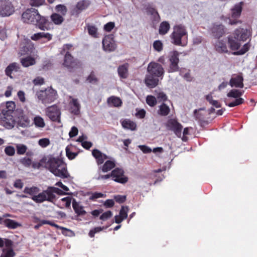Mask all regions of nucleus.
I'll return each instance as SVG.
<instances>
[{
	"label": "nucleus",
	"mask_w": 257,
	"mask_h": 257,
	"mask_svg": "<svg viewBox=\"0 0 257 257\" xmlns=\"http://www.w3.org/2000/svg\"><path fill=\"white\" fill-rule=\"evenodd\" d=\"M40 223L41 224V225L43 224H49L52 226H54L56 227V228L60 229L62 230V233L64 235H66V231H69V229L58 225V224L55 223L54 222H52L50 220H40Z\"/></svg>",
	"instance_id": "obj_26"
},
{
	"label": "nucleus",
	"mask_w": 257,
	"mask_h": 257,
	"mask_svg": "<svg viewBox=\"0 0 257 257\" xmlns=\"http://www.w3.org/2000/svg\"><path fill=\"white\" fill-rule=\"evenodd\" d=\"M164 74L162 66L156 62H150L147 67V74L146 75L145 82L150 88L155 87L159 83V78L161 79Z\"/></svg>",
	"instance_id": "obj_3"
},
{
	"label": "nucleus",
	"mask_w": 257,
	"mask_h": 257,
	"mask_svg": "<svg viewBox=\"0 0 257 257\" xmlns=\"http://www.w3.org/2000/svg\"><path fill=\"white\" fill-rule=\"evenodd\" d=\"M63 65L67 67L70 71L72 69H77L81 67V64L79 61L77 59H74L71 54L67 52H66Z\"/></svg>",
	"instance_id": "obj_8"
},
{
	"label": "nucleus",
	"mask_w": 257,
	"mask_h": 257,
	"mask_svg": "<svg viewBox=\"0 0 257 257\" xmlns=\"http://www.w3.org/2000/svg\"><path fill=\"white\" fill-rule=\"evenodd\" d=\"M14 11V7L10 3H5L0 6V15L3 17L9 16Z\"/></svg>",
	"instance_id": "obj_17"
},
{
	"label": "nucleus",
	"mask_w": 257,
	"mask_h": 257,
	"mask_svg": "<svg viewBox=\"0 0 257 257\" xmlns=\"http://www.w3.org/2000/svg\"><path fill=\"white\" fill-rule=\"evenodd\" d=\"M52 22L56 25H60L64 21L63 17L58 13H53L50 16Z\"/></svg>",
	"instance_id": "obj_32"
},
{
	"label": "nucleus",
	"mask_w": 257,
	"mask_h": 257,
	"mask_svg": "<svg viewBox=\"0 0 257 257\" xmlns=\"http://www.w3.org/2000/svg\"><path fill=\"white\" fill-rule=\"evenodd\" d=\"M153 47L155 50L160 52L163 49V44L159 40L155 41L153 43Z\"/></svg>",
	"instance_id": "obj_55"
},
{
	"label": "nucleus",
	"mask_w": 257,
	"mask_h": 257,
	"mask_svg": "<svg viewBox=\"0 0 257 257\" xmlns=\"http://www.w3.org/2000/svg\"><path fill=\"white\" fill-rule=\"evenodd\" d=\"M115 201L118 203H123L126 200V196L117 195L114 196Z\"/></svg>",
	"instance_id": "obj_61"
},
{
	"label": "nucleus",
	"mask_w": 257,
	"mask_h": 257,
	"mask_svg": "<svg viewBox=\"0 0 257 257\" xmlns=\"http://www.w3.org/2000/svg\"><path fill=\"white\" fill-rule=\"evenodd\" d=\"M146 102L149 106L153 107L157 104V100L155 96L148 95L146 98Z\"/></svg>",
	"instance_id": "obj_48"
},
{
	"label": "nucleus",
	"mask_w": 257,
	"mask_h": 257,
	"mask_svg": "<svg viewBox=\"0 0 257 257\" xmlns=\"http://www.w3.org/2000/svg\"><path fill=\"white\" fill-rule=\"evenodd\" d=\"M170 109L166 104L163 103L159 106V108L158 110V113L161 116H167L169 114Z\"/></svg>",
	"instance_id": "obj_35"
},
{
	"label": "nucleus",
	"mask_w": 257,
	"mask_h": 257,
	"mask_svg": "<svg viewBox=\"0 0 257 257\" xmlns=\"http://www.w3.org/2000/svg\"><path fill=\"white\" fill-rule=\"evenodd\" d=\"M166 127L168 130L173 131L178 137H181L183 126L176 119H169L166 123Z\"/></svg>",
	"instance_id": "obj_10"
},
{
	"label": "nucleus",
	"mask_w": 257,
	"mask_h": 257,
	"mask_svg": "<svg viewBox=\"0 0 257 257\" xmlns=\"http://www.w3.org/2000/svg\"><path fill=\"white\" fill-rule=\"evenodd\" d=\"M243 77L242 73L237 74H233L230 79L229 84L231 87L242 88L244 86Z\"/></svg>",
	"instance_id": "obj_15"
},
{
	"label": "nucleus",
	"mask_w": 257,
	"mask_h": 257,
	"mask_svg": "<svg viewBox=\"0 0 257 257\" xmlns=\"http://www.w3.org/2000/svg\"><path fill=\"white\" fill-rule=\"evenodd\" d=\"M66 156L69 160L74 159L78 155L77 153H73L70 151L68 146L66 148Z\"/></svg>",
	"instance_id": "obj_51"
},
{
	"label": "nucleus",
	"mask_w": 257,
	"mask_h": 257,
	"mask_svg": "<svg viewBox=\"0 0 257 257\" xmlns=\"http://www.w3.org/2000/svg\"><path fill=\"white\" fill-rule=\"evenodd\" d=\"M34 122L35 125L37 127H43L45 125L43 118L40 116H37L34 117Z\"/></svg>",
	"instance_id": "obj_46"
},
{
	"label": "nucleus",
	"mask_w": 257,
	"mask_h": 257,
	"mask_svg": "<svg viewBox=\"0 0 257 257\" xmlns=\"http://www.w3.org/2000/svg\"><path fill=\"white\" fill-rule=\"evenodd\" d=\"M216 51L220 53H228L229 51L225 42L223 41H217L215 45Z\"/></svg>",
	"instance_id": "obj_24"
},
{
	"label": "nucleus",
	"mask_w": 257,
	"mask_h": 257,
	"mask_svg": "<svg viewBox=\"0 0 257 257\" xmlns=\"http://www.w3.org/2000/svg\"><path fill=\"white\" fill-rule=\"evenodd\" d=\"M45 0H30V4L32 6L39 7L45 3Z\"/></svg>",
	"instance_id": "obj_59"
},
{
	"label": "nucleus",
	"mask_w": 257,
	"mask_h": 257,
	"mask_svg": "<svg viewBox=\"0 0 257 257\" xmlns=\"http://www.w3.org/2000/svg\"><path fill=\"white\" fill-rule=\"evenodd\" d=\"M250 47V45L249 42L245 44L238 51L234 52L233 54L234 55H241L244 54L247 52Z\"/></svg>",
	"instance_id": "obj_42"
},
{
	"label": "nucleus",
	"mask_w": 257,
	"mask_h": 257,
	"mask_svg": "<svg viewBox=\"0 0 257 257\" xmlns=\"http://www.w3.org/2000/svg\"><path fill=\"white\" fill-rule=\"evenodd\" d=\"M38 98L44 104L50 103L57 99V94L52 88L40 90L37 92Z\"/></svg>",
	"instance_id": "obj_5"
},
{
	"label": "nucleus",
	"mask_w": 257,
	"mask_h": 257,
	"mask_svg": "<svg viewBox=\"0 0 257 257\" xmlns=\"http://www.w3.org/2000/svg\"><path fill=\"white\" fill-rule=\"evenodd\" d=\"M122 126L125 129L134 131L136 129L137 125L135 122L128 119H125L121 121Z\"/></svg>",
	"instance_id": "obj_29"
},
{
	"label": "nucleus",
	"mask_w": 257,
	"mask_h": 257,
	"mask_svg": "<svg viewBox=\"0 0 257 257\" xmlns=\"http://www.w3.org/2000/svg\"><path fill=\"white\" fill-rule=\"evenodd\" d=\"M105 195L100 192H94L91 193V195L89 197L90 200H95V199L105 197Z\"/></svg>",
	"instance_id": "obj_56"
},
{
	"label": "nucleus",
	"mask_w": 257,
	"mask_h": 257,
	"mask_svg": "<svg viewBox=\"0 0 257 257\" xmlns=\"http://www.w3.org/2000/svg\"><path fill=\"white\" fill-rule=\"evenodd\" d=\"M129 64L125 63L118 66L117 68V72L118 76L120 78L125 79L128 75Z\"/></svg>",
	"instance_id": "obj_21"
},
{
	"label": "nucleus",
	"mask_w": 257,
	"mask_h": 257,
	"mask_svg": "<svg viewBox=\"0 0 257 257\" xmlns=\"http://www.w3.org/2000/svg\"><path fill=\"white\" fill-rule=\"evenodd\" d=\"M233 38L235 40L245 41L249 37V34L246 29L243 28L236 29L233 33Z\"/></svg>",
	"instance_id": "obj_18"
},
{
	"label": "nucleus",
	"mask_w": 257,
	"mask_h": 257,
	"mask_svg": "<svg viewBox=\"0 0 257 257\" xmlns=\"http://www.w3.org/2000/svg\"><path fill=\"white\" fill-rule=\"evenodd\" d=\"M46 113L52 121L60 122L61 111L57 105H54L47 108Z\"/></svg>",
	"instance_id": "obj_11"
},
{
	"label": "nucleus",
	"mask_w": 257,
	"mask_h": 257,
	"mask_svg": "<svg viewBox=\"0 0 257 257\" xmlns=\"http://www.w3.org/2000/svg\"><path fill=\"white\" fill-rule=\"evenodd\" d=\"M92 155L95 159L98 165H102L105 160L109 158L108 156L97 149L92 150Z\"/></svg>",
	"instance_id": "obj_19"
},
{
	"label": "nucleus",
	"mask_w": 257,
	"mask_h": 257,
	"mask_svg": "<svg viewBox=\"0 0 257 257\" xmlns=\"http://www.w3.org/2000/svg\"><path fill=\"white\" fill-rule=\"evenodd\" d=\"M31 38L34 41H38L44 38L46 40V41H49L52 39V35L49 33L39 32L33 35Z\"/></svg>",
	"instance_id": "obj_22"
},
{
	"label": "nucleus",
	"mask_w": 257,
	"mask_h": 257,
	"mask_svg": "<svg viewBox=\"0 0 257 257\" xmlns=\"http://www.w3.org/2000/svg\"><path fill=\"white\" fill-rule=\"evenodd\" d=\"M241 12V3L235 5L234 7L231 9V17L228 19V23L230 25H234L241 23V21L238 20L240 16Z\"/></svg>",
	"instance_id": "obj_7"
},
{
	"label": "nucleus",
	"mask_w": 257,
	"mask_h": 257,
	"mask_svg": "<svg viewBox=\"0 0 257 257\" xmlns=\"http://www.w3.org/2000/svg\"><path fill=\"white\" fill-rule=\"evenodd\" d=\"M12 112H6L3 114L2 117V124L7 128H12L15 124V120L12 115L9 114Z\"/></svg>",
	"instance_id": "obj_16"
},
{
	"label": "nucleus",
	"mask_w": 257,
	"mask_h": 257,
	"mask_svg": "<svg viewBox=\"0 0 257 257\" xmlns=\"http://www.w3.org/2000/svg\"><path fill=\"white\" fill-rule=\"evenodd\" d=\"M30 120L28 116L21 112L18 117V124L22 127H27L29 125Z\"/></svg>",
	"instance_id": "obj_27"
},
{
	"label": "nucleus",
	"mask_w": 257,
	"mask_h": 257,
	"mask_svg": "<svg viewBox=\"0 0 257 257\" xmlns=\"http://www.w3.org/2000/svg\"><path fill=\"white\" fill-rule=\"evenodd\" d=\"M244 101V99L242 98H236L234 101L228 104V106L229 107H232L243 103Z\"/></svg>",
	"instance_id": "obj_49"
},
{
	"label": "nucleus",
	"mask_w": 257,
	"mask_h": 257,
	"mask_svg": "<svg viewBox=\"0 0 257 257\" xmlns=\"http://www.w3.org/2000/svg\"><path fill=\"white\" fill-rule=\"evenodd\" d=\"M86 26L90 36L95 38L98 37V29L95 26L87 24Z\"/></svg>",
	"instance_id": "obj_37"
},
{
	"label": "nucleus",
	"mask_w": 257,
	"mask_h": 257,
	"mask_svg": "<svg viewBox=\"0 0 257 257\" xmlns=\"http://www.w3.org/2000/svg\"><path fill=\"white\" fill-rule=\"evenodd\" d=\"M107 226L106 227H96L90 230L89 232V235L90 237H93L96 233L102 231L104 229L107 228Z\"/></svg>",
	"instance_id": "obj_50"
},
{
	"label": "nucleus",
	"mask_w": 257,
	"mask_h": 257,
	"mask_svg": "<svg viewBox=\"0 0 257 257\" xmlns=\"http://www.w3.org/2000/svg\"><path fill=\"white\" fill-rule=\"evenodd\" d=\"M17 153L18 155H24L27 150V147L23 144H18L16 146Z\"/></svg>",
	"instance_id": "obj_47"
},
{
	"label": "nucleus",
	"mask_w": 257,
	"mask_h": 257,
	"mask_svg": "<svg viewBox=\"0 0 257 257\" xmlns=\"http://www.w3.org/2000/svg\"><path fill=\"white\" fill-rule=\"evenodd\" d=\"M112 216V213L111 211H107L103 213L100 216V220L105 221L110 218Z\"/></svg>",
	"instance_id": "obj_53"
},
{
	"label": "nucleus",
	"mask_w": 257,
	"mask_h": 257,
	"mask_svg": "<svg viewBox=\"0 0 257 257\" xmlns=\"http://www.w3.org/2000/svg\"><path fill=\"white\" fill-rule=\"evenodd\" d=\"M179 55L180 53L177 51H173L170 53L169 55V66L168 69L169 73H173L179 70L178 65Z\"/></svg>",
	"instance_id": "obj_6"
},
{
	"label": "nucleus",
	"mask_w": 257,
	"mask_h": 257,
	"mask_svg": "<svg viewBox=\"0 0 257 257\" xmlns=\"http://www.w3.org/2000/svg\"><path fill=\"white\" fill-rule=\"evenodd\" d=\"M124 173L123 169L116 168L111 171L110 176H111L112 180L114 181L121 184H125L128 181V178L124 176Z\"/></svg>",
	"instance_id": "obj_9"
},
{
	"label": "nucleus",
	"mask_w": 257,
	"mask_h": 257,
	"mask_svg": "<svg viewBox=\"0 0 257 257\" xmlns=\"http://www.w3.org/2000/svg\"><path fill=\"white\" fill-rule=\"evenodd\" d=\"M4 224L10 229H16L21 226V224L18 222L11 219H5Z\"/></svg>",
	"instance_id": "obj_34"
},
{
	"label": "nucleus",
	"mask_w": 257,
	"mask_h": 257,
	"mask_svg": "<svg viewBox=\"0 0 257 257\" xmlns=\"http://www.w3.org/2000/svg\"><path fill=\"white\" fill-rule=\"evenodd\" d=\"M87 81L90 83H96L98 81V79L96 77L94 72L92 71L86 79Z\"/></svg>",
	"instance_id": "obj_52"
},
{
	"label": "nucleus",
	"mask_w": 257,
	"mask_h": 257,
	"mask_svg": "<svg viewBox=\"0 0 257 257\" xmlns=\"http://www.w3.org/2000/svg\"><path fill=\"white\" fill-rule=\"evenodd\" d=\"M22 64L24 67H28L31 65H33L35 63V60L32 57H26L23 58L21 60Z\"/></svg>",
	"instance_id": "obj_44"
},
{
	"label": "nucleus",
	"mask_w": 257,
	"mask_h": 257,
	"mask_svg": "<svg viewBox=\"0 0 257 257\" xmlns=\"http://www.w3.org/2000/svg\"><path fill=\"white\" fill-rule=\"evenodd\" d=\"M115 163L114 161L107 160L104 164L100 167L103 172H107L114 168Z\"/></svg>",
	"instance_id": "obj_31"
},
{
	"label": "nucleus",
	"mask_w": 257,
	"mask_h": 257,
	"mask_svg": "<svg viewBox=\"0 0 257 257\" xmlns=\"http://www.w3.org/2000/svg\"><path fill=\"white\" fill-rule=\"evenodd\" d=\"M102 46L105 51L112 52L115 50L116 45L113 35H108L104 37L102 40Z\"/></svg>",
	"instance_id": "obj_13"
},
{
	"label": "nucleus",
	"mask_w": 257,
	"mask_h": 257,
	"mask_svg": "<svg viewBox=\"0 0 257 257\" xmlns=\"http://www.w3.org/2000/svg\"><path fill=\"white\" fill-rule=\"evenodd\" d=\"M56 13L60 14L63 17L65 16L67 12V9L66 7L63 5H58L55 7Z\"/></svg>",
	"instance_id": "obj_45"
},
{
	"label": "nucleus",
	"mask_w": 257,
	"mask_h": 257,
	"mask_svg": "<svg viewBox=\"0 0 257 257\" xmlns=\"http://www.w3.org/2000/svg\"><path fill=\"white\" fill-rule=\"evenodd\" d=\"M5 152L7 155L12 156L15 153V150L13 147L8 146L5 148Z\"/></svg>",
	"instance_id": "obj_60"
},
{
	"label": "nucleus",
	"mask_w": 257,
	"mask_h": 257,
	"mask_svg": "<svg viewBox=\"0 0 257 257\" xmlns=\"http://www.w3.org/2000/svg\"><path fill=\"white\" fill-rule=\"evenodd\" d=\"M70 112L75 115H78L80 113V105L77 99L73 98L70 102Z\"/></svg>",
	"instance_id": "obj_23"
},
{
	"label": "nucleus",
	"mask_w": 257,
	"mask_h": 257,
	"mask_svg": "<svg viewBox=\"0 0 257 257\" xmlns=\"http://www.w3.org/2000/svg\"><path fill=\"white\" fill-rule=\"evenodd\" d=\"M72 207L75 213L78 215H84L86 213L84 210L83 207L80 205L75 199H73L72 201Z\"/></svg>",
	"instance_id": "obj_28"
},
{
	"label": "nucleus",
	"mask_w": 257,
	"mask_h": 257,
	"mask_svg": "<svg viewBox=\"0 0 257 257\" xmlns=\"http://www.w3.org/2000/svg\"><path fill=\"white\" fill-rule=\"evenodd\" d=\"M41 162L44 163L45 167L56 176L63 179L68 178L70 176L67 165L61 159L45 156L41 159Z\"/></svg>",
	"instance_id": "obj_1"
},
{
	"label": "nucleus",
	"mask_w": 257,
	"mask_h": 257,
	"mask_svg": "<svg viewBox=\"0 0 257 257\" xmlns=\"http://www.w3.org/2000/svg\"><path fill=\"white\" fill-rule=\"evenodd\" d=\"M146 10L147 14L151 16L154 15L157 12V11L156 10V9L150 5L146 7Z\"/></svg>",
	"instance_id": "obj_63"
},
{
	"label": "nucleus",
	"mask_w": 257,
	"mask_h": 257,
	"mask_svg": "<svg viewBox=\"0 0 257 257\" xmlns=\"http://www.w3.org/2000/svg\"><path fill=\"white\" fill-rule=\"evenodd\" d=\"M128 210V208L127 206H122L121 209L119 211V215L125 219L127 217V211Z\"/></svg>",
	"instance_id": "obj_54"
},
{
	"label": "nucleus",
	"mask_w": 257,
	"mask_h": 257,
	"mask_svg": "<svg viewBox=\"0 0 257 257\" xmlns=\"http://www.w3.org/2000/svg\"><path fill=\"white\" fill-rule=\"evenodd\" d=\"M228 43L230 48L233 51L238 50L240 46V43L233 40L230 36L228 37Z\"/></svg>",
	"instance_id": "obj_39"
},
{
	"label": "nucleus",
	"mask_w": 257,
	"mask_h": 257,
	"mask_svg": "<svg viewBox=\"0 0 257 257\" xmlns=\"http://www.w3.org/2000/svg\"><path fill=\"white\" fill-rule=\"evenodd\" d=\"M48 188L49 192L51 194V197L52 202H53L54 200L56 198V195H55V193H56L60 195H64L68 194V193L64 192L63 191H62V190H61L60 189H59L58 188H56L55 187H49Z\"/></svg>",
	"instance_id": "obj_30"
},
{
	"label": "nucleus",
	"mask_w": 257,
	"mask_h": 257,
	"mask_svg": "<svg viewBox=\"0 0 257 257\" xmlns=\"http://www.w3.org/2000/svg\"><path fill=\"white\" fill-rule=\"evenodd\" d=\"M22 19L24 23L35 25L41 30H51L50 23L48 19L41 16L35 9H27L23 13Z\"/></svg>",
	"instance_id": "obj_2"
},
{
	"label": "nucleus",
	"mask_w": 257,
	"mask_h": 257,
	"mask_svg": "<svg viewBox=\"0 0 257 257\" xmlns=\"http://www.w3.org/2000/svg\"><path fill=\"white\" fill-rule=\"evenodd\" d=\"M243 92H242L238 89H232L227 94L228 97L233 98H239L242 95Z\"/></svg>",
	"instance_id": "obj_43"
},
{
	"label": "nucleus",
	"mask_w": 257,
	"mask_h": 257,
	"mask_svg": "<svg viewBox=\"0 0 257 257\" xmlns=\"http://www.w3.org/2000/svg\"><path fill=\"white\" fill-rule=\"evenodd\" d=\"M107 102L109 106L112 107L121 106L122 102L119 97L111 96L107 98Z\"/></svg>",
	"instance_id": "obj_25"
},
{
	"label": "nucleus",
	"mask_w": 257,
	"mask_h": 257,
	"mask_svg": "<svg viewBox=\"0 0 257 257\" xmlns=\"http://www.w3.org/2000/svg\"><path fill=\"white\" fill-rule=\"evenodd\" d=\"M172 42L175 45L184 46L187 44L188 35L184 26L179 25L174 27L173 32L170 35Z\"/></svg>",
	"instance_id": "obj_4"
},
{
	"label": "nucleus",
	"mask_w": 257,
	"mask_h": 257,
	"mask_svg": "<svg viewBox=\"0 0 257 257\" xmlns=\"http://www.w3.org/2000/svg\"><path fill=\"white\" fill-rule=\"evenodd\" d=\"M40 189L38 187L33 186L32 187H26L23 191L24 193L28 194L33 197L39 193Z\"/></svg>",
	"instance_id": "obj_38"
},
{
	"label": "nucleus",
	"mask_w": 257,
	"mask_h": 257,
	"mask_svg": "<svg viewBox=\"0 0 257 257\" xmlns=\"http://www.w3.org/2000/svg\"><path fill=\"white\" fill-rule=\"evenodd\" d=\"M170 28L168 22L164 21L160 24L159 32L160 35H164L168 33Z\"/></svg>",
	"instance_id": "obj_36"
},
{
	"label": "nucleus",
	"mask_w": 257,
	"mask_h": 257,
	"mask_svg": "<svg viewBox=\"0 0 257 257\" xmlns=\"http://www.w3.org/2000/svg\"><path fill=\"white\" fill-rule=\"evenodd\" d=\"M39 145L45 148L47 147L50 144V141L47 138H43L39 140L38 142Z\"/></svg>",
	"instance_id": "obj_58"
},
{
	"label": "nucleus",
	"mask_w": 257,
	"mask_h": 257,
	"mask_svg": "<svg viewBox=\"0 0 257 257\" xmlns=\"http://www.w3.org/2000/svg\"><path fill=\"white\" fill-rule=\"evenodd\" d=\"M16 253L13 249H8L6 252L1 254L0 257H14Z\"/></svg>",
	"instance_id": "obj_62"
},
{
	"label": "nucleus",
	"mask_w": 257,
	"mask_h": 257,
	"mask_svg": "<svg viewBox=\"0 0 257 257\" xmlns=\"http://www.w3.org/2000/svg\"><path fill=\"white\" fill-rule=\"evenodd\" d=\"M19 68V65L17 63H12L10 64L6 69L5 73L6 75L12 78V74L13 71H17Z\"/></svg>",
	"instance_id": "obj_33"
},
{
	"label": "nucleus",
	"mask_w": 257,
	"mask_h": 257,
	"mask_svg": "<svg viewBox=\"0 0 257 257\" xmlns=\"http://www.w3.org/2000/svg\"><path fill=\"white\" fill-rule=\"evenodd\" d=\"M20 162L26 167H29L32 164V160L29 158L24 157L20 160Z\"/></svg>",
	"instance_id": "obj_64"
},
{
	"label": "nucleus",
	"mask_w": 257,
	"mask_h": 257,
	"mask_svg": "<svg viewBox=\"0 0 257 257\" xmlns=\"http://www.w3.org/2000/svg\"><path fill=\"white\" fill-rule=\"evenodd\" d=\"M90 5L89 0H81L78 2L76 5L70 10L71 16L78 17L79 15L84 10H86Z\"/></svg>",
	"instance_id": "obj_12"
},
{
	"label": "nucleus",
	"mask_w": 257,
	"mask_h": 257,
	"mask_svg": "<svg viewBox=\"0 0 257 257\" xmlns=\"http://www.w3.org/2000/svg\"><path fill=\"white\" fill-rule=\"evenodd\" d=\"M26 45L23 47L24 52L26 54L32 53L34 49V44L30 40H26Z\"/></svg>",
	"instance_id": "obj_41"
},
{
	"label": "nucleus",
	"mask_w": 257,
	"mask_h": 257,
	"mask_svg": "<svg viewBox=\"0 0 257 257\" xmlns=\"http://www.w3.org/2000/svg\"><path fill=\"white\" fill-rule=\"evenodd\" d=\"M211 33L213 37L219 39L225 33L224 26L222 24L214 25L211 28Z\"/></svg>",
	"instance_id": "obj_20"
},
{
	"label": "nucleus",
	"mask_w": 257,
	"mask_h": 257,
	"mask_svg": "<svg viewBox=\"0 0 257 257\" xmlns=\"http://www.w3.org/2000/svg\"><path fill=\"white\" fill-rule=\"evenodd\" d=\"M114 23L112 22H110L104 25V30L106 32H109L114 28Z\"/></svg>",
	"instance_id": "obj_57"
},
{
	"label": "nucleus",
	"mask_w": 257,
	"mask_h": 257,
	"mask_svg": "<svg viewBox=\"0 0 257 257\" xmlns=\"http://www.w3.org/2000/svg\"><path fill=\"white\" fill-rule=\"evenodd\" d=\"M60 206H58L61 208H63L64 207L66 208H69L71 202V198L70 197H66L62 198L59 202Z\"/></svg>",
	"instance_id": "obj_40"
},
{
	"label": "nucleus",
	"mask_w": 257,
	"mask_h": 257,
	"mask_svg": "<svg viewBox=\"0 0 257 257\" xmlns=\"http://www.w3.org/2000/svg\"><path fill=\"white\" fill-rule=\"evenodd\" d=\"M51 194L49 192L48 188L45 190H43L42 192L39 193L38 195H36L31 197V199L37 203H41L45 201L52 202L51 199Z\"/></svg>",
	"instance_id": "obj_14"
}]
</instances>
